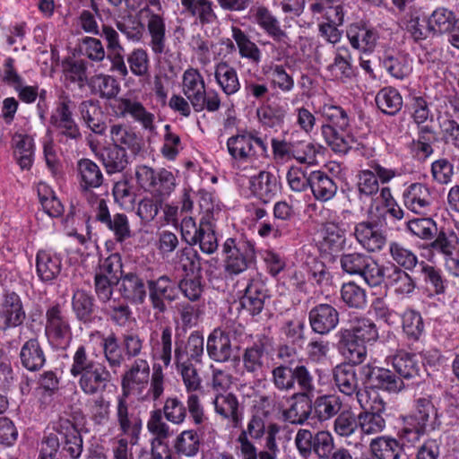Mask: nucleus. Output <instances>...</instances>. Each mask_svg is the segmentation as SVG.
Here are the masks:
<instances>
[{"label": "nucleus", "instance_id": "1", "mask_svg": "<svg viewBox=\"0 0 459 459\" xmlns=\"http://www.w3.org/2000/svg\"><path fill=\"white\" fill-rule=\"evenodd\" d=\"M55 433L45 435L41 440L38 459H80L83 438L72 415H61L52 422Z\"/></svg>", "mask_w": 459, "mask_h": 459}, {"label": "nucleus", "instance_id": "2", "mask_svg": "<svg viewBox=\"0 0 459 459\" xmlns=\"http://www.w3.org/2000/svg\"><path fill=\"white\" fill-rule=\"evenodd\" d=\"M437 411L432 401L420 397L414 401V409L403 418V426L399 431V437L408 443L415 444L429 430L438 428Z\"/></svg>", "mask_w": 459, "mask_h": 459}, {"label": "nucleus", "instance_id": "3", "mask_svg": "<svg viewBox=\"0 0 459 459\" xmlns=\"http://www.w3.org/2000/svg\"><path fill=\"white\" fill-rule=\"evenodd\" d=\"M358 403L362 409L358 415L361 433L366 435L377 434L385 428L383 414L385 411V403L378 391L364 388L358 393Z\"/></svg>", "mask_w": 459, "mask_h": 459}, {"label": "nucleus", "instance_id": "4", "mask_svg": "<svg viewBox=\"0 0 459 459\" xmlns=\"http://www.w3.org/2000/svg\"><path fill=\"white\" fill-rule=\"evenodd\" d=\"M164 415V418L175 425L183 424L188 415L190 421L195 426H201L208 420L204 412V405L201 403L197 394L187 395L186 406L177 396L167 397L163 407L159 409Z\"/></svg>", "mask_w": 459, "mask_h": 459}, {"label": "nucleus", "instance_id": "5", "mask_svg": "<svg viewBox=\"0 0 459 459\" xmlns=\"http://www.w3.org/2000/svg\"><path fill=\"white\" fill-rule=\"evenodd\" d=\"M225 272L238 275L245 272L255 260V244L246 238H228L222 245Z\"/></svg>", "mask_w": 459, "mask_h": 459}, {"label": "nucleus", "instance_id": "6", "mask_svg": "<svg viewBox=\"0 0 459 459\" xmlns=\"http://www.w3.org/2000/svg\"><path fill=\"white\" fill-rule=\"evenodd\" d=\"M340 264L344 273L361 277L369 286H379L385 280L384 266L364 253L343 254L340 258Z\"/></svg>", "mask_w": 459, "mask_h": 459}, {"label": "nucleus", "instance_id": "7", "mask_svg": "<svg viewBox=\"0 0 459 459\" xmlns=\"http://www.w3.org/2000/svg\"><path fill=\"white\" fill-rule=\"evenodd\" d=\"M295 446L299 455L308 459L315 455L318 459H326L329 453L334 449V440L327 430L312 432L309 429H300L295 436Z\"/></svg>", "mask_w": 459, "mask_h": 459}, {"label": "nucleus", "instance_id": "8", "mask_svg": "<svg viewBox=\"0 0 459 459\" xmlns=\"http://www.w3.org/2000/svg\"><path fill=\"white\" fill-rule=\"evenodd\" d=\"M227 148L234 160L254 165L257 157L265 155L267 152V145L262 138L244 130L228 139Z\"/></svg>", "mask_w": 459, "mask_h": 459}, {"label": "nucleus", "instance_id": "9", "mask_svg": "<svg viewBox=\"0 0 459 459\" xmlns=\"http://www.w3.org/2000/svg\"><path fill=\"white\" fill-rule=\"evenodd\" d=\"M203 352L204 346H176L175 359L187 395L203 388L202 378L192 363V359L199 361Z\"/></svg>", "mask_w": 459, "mask_h": 459}, {"label": "nucleus", "instance_id": "10", "mask_svg": "<svg viewBox=\"0 0 459 459\" xmlns=\"http://www.w3.org/2000/svg\"><path fill=\"white\" fill-rule=\"evenodd\" d=\"M76 174L81 192L86 196L88 203L94 207L102 198L93 193L104 182L103 173L97 163L90 159H81L77 161Z\"/></svg>", "mask_w": 459, "mask_h": 459}, {"label": "nucleus", "instance_id": "11", "mask_svg": "<svg viewBox=\"0 0 459 459\" xmlns=\"http://www.w3.org/2000/svg\"><path fill=\"white\" fill-rule=\"evenodd\" d=\"M71 103L72 101L67 97L61 99L52 111L49 122L59 136L66 140L77 141L81 139L82 134L78 125L73 118Z\"/></svg>", "mask_w": 459, "mask_h": 459}, {"label": "nucleus", "instance_id": "12", "mask_svg": "<svg viewBox=\"0 0 459 459\" xmlns=\"http://www.w3.org/2000/svg\"><path fill=\"white\" fill-rule=\"evenodd\" d=\"M340 344H359L377 342L378 331L369 319L357 317L350 321L349 327L339 332Z\"/></svg>", "mask_w": 459, "mask_h": 459}, {"label": "nucleus", "instance_id": "13", "mask_svg": "<svg viewBox=\"0 0 459 459\" xmlns=\"http://www.w3.org/2000/svg\"><path fill=\"white\" fill-rule=\"evenodd\" d=\"M96 220L105 225L107 229L112 231L115 239L117 242H124L131 238L132 231L127 216L125 213H115L111 216L105 199L98 201L95 204Z\"/></svg>", "mask_w": 459, "mask_h": 459}, {"label": "nucleus", "instance_id": "14", "mask_svg": "<svg viewBox=\"0 0 459 459\" xmlns=\"http://www.w3.org/2000/svg\"><path fill=\"white\" fill-rule=\"evenodd\" d=\"M116 417L119 430L130 439L131 446L137 445L143 429V421L138 413L130 411L126 398L117 397Z\"/></svg>", "mask_w": 459, "mask_h": 459}, {"label": "nucleus", "instance_id": "15", "mask_svg": "<svg viewBox=\"0 0 459 459\" xmlns=\"http://www.w3.org/2000/svg\"><path fill=\"white\" fill-rule=\"evenodd\" d=\"M361 374L369 385L366 388H372L376 391H377V389H383L390 393H395L403 387L402 378L385 368L374 367L368 364L362 367Z\"/></svg>", "mask_w": 459, "mask_h": 459}, {"label": "nucleus", "instance_id": "16", "mask_svg": "<svg viewBox=\"0 0 459 459\" xmlns=\"http://www.w3.org/2000/svg\"><path fill=\"white\" fill-rule=\"evenodd\" d=\"M140 14L146 20L147 30L151 37L149 46L155 56H160L166 51L167 42L164 15L148 7L143 8Z\"/></svg>", "mask_w": 459, "mask_h": 459}, {"label": "nucleus", "instance_id": "17", "mask_svg": "<svg viewBox=\"0 0 459 459\" xmlns=\"http://www.w3.org/2000/svg\"><path fill=\"white\" fill-rule=\"evenodd\" d=\"M111 382V374L105 366L97 363L80 375L79 385L85 394H101Z\"/></svg>", "mask_w": 459, "mask_h": 459}, {"label": "nucleus", "instance_id": "18", "mask_svg": "<svg viewBox=\"0 0 459 459\" xmlns=\"http://www.w3.org/2000/svg\"><path fill=\"white\" fill-rule=\"evenodd\" d=\"M353 235L358 243L365 250L371 253L381 251L386 243L385 235L372 221L357 223L354 227Z\"/></svg>", "mask_w": 459, "mask_h": 459}, {"label": "nucleus", "instance_id": "19", "mask_svg": "<svg viewBox=\"0 0 459 459\" xmlns=\"http://www.w3.org/2000/svg\"><path fill=\"white\" fill-rule=\"evenodd\" d=\"M347 38L355 49L361 52H372L378 39L377 30L366 22H356L349 26Z\"/></svg>", "mask_w": 459, "mask_h": 459}, {"label": "nucleus", "instance_id": "20", "mask_svg": "<svg viewBox=\"0 0 459 459\" xmlns=\"http://www.w3.org/2000/svg\"><path fill=\"white\" fill-rule=\"evenodd\" d=\"M150 377L149 364L144 359H135L121 381L123 395L126 398L132 392H141L148 384Z\"/></svg>", "mask_w": 459, "mask_h": 459}, {"label": "nucleus", "instance_id": "21", "mask_svg": "<svg viewBox=\"0 0 459 459\" xmlns=\"http://www.w3.org/2000/svg\"><path fill=\"white\" fill-rule=\"evenodd\" d=\"M281 188L278 178L272 172L261 170L249 178V189L252 194L266 204L276 196Z\"/></svg>", "mask_w": 459, "mask_h": 459}, {"label": "nucleus", "instance_id": "22", "mask_svg": "<svg viewBox=\"0 0 459 459\" xmlns=\"http://www.w3.org/2000/svg\"><path fill=\"white\" fill-rule=\"evenodd\" d=\"M214 411L223 420H226L232 428H239L243 420V409L240 407L238 397L232 393L219 394L213 402Z\"/></svg>", "mask_w": 459, "mask_h": 459}, {"label": "nucleus", "instance_id": "23", "mask_svg": "<svg viewBox=\"0 0 459 459\" xmlns=\"http://www.w3.org/2000/svg\"><path fill=\"white\" fill-rule=\"evenodd\" d=\"M204 427L189 429L181 431L173 440L172 448L176 455L182 457H195L198 455L202 446Z\"/></svg>", "mask_w": 459, "mask_h": 459}, {"label": "nucleus", "instance_id": "24", "mask_svg": "<svg viewBox=\"0 0 459 459\" xmlns=\"http://www.w3.org/2000/svg\"><path fill=\"white\" fill-rule=\"evenodd\" d=\"M150 299L154 309L159 312L166 310L165 301L171 302L178 297V286L167 276H160L149 282Z\"/></svg>", "mask_w": 459, "mask_h": 459}, {"label": "nucleus", "instance_id": "25", "mask_svg": "<svg viewBox=\"0 0 459 459\" xmlns=\"http://www.w3.org/2000/svg\"><path fill=\"white\" fill-rule=\"evenodd\" d=\"M309 322L314 332L325 334L338 325L339 313L329 304H319L310 310Z\"/></svg>", "mask_w": 459, "mask_h": 459}, {"label": "nucleus", "instance_id": "26", "mask_svg": "<svg viewBox=\"0 0 459 459\" xmlns=\"http://www.w3.org/2000/svg\"><path fill=\"white\" fill-rule=\"evenodd\" d=\"M327 76L341 82H346L354 76L352 56L346 47L336 49L333 63L326 66Z\"/></svg>", "mask_w": 459, "mask_h": 459}, {"label": "nucleus", "instance_id": "27", "mask_svg": "<svg viewBox=\"0 0 459 459\" xmlns=\"http://www.w3.org/2000/svg\"><path fill=\"white\" fill-rule=\"evenodd\" d=\"M251 17L253 22L256 23L269 37L277 42H285L287 33L281 28V24L277 17L265 6L260 5L252 8Z\"/></svg>", "mask_w": 459, "mask_h": 459}, {"label": "nucleus", "instance_id": "28", "mask_svg": "<svg viewBox=\"0 0 459 459\" xmlns=\"http://www.w3.org/2000/svg\"><path fill=\"white\" fill-rule=\"evenodd\" d=\"M213 76L218 87L228 97L235 95L241 89L238 72L228 61L215 63Z\"/></svg>", "mask_w": 459, "mask_h": 459}, {"label": "nucleus", "instance_id": "29", "mask_svg": "<svg viewBox=\"0 0 459 459\" xmlns=\"http://www.w3.org/2000/svg\"><path fill=\"white\" fill-rule=\"evenodd\" d=\"M62 258L52 249H40L36 255V272L45 282L56 279L61 273Z\"/></svg>", "mask_w": 459, "mask_h": 459}, {"label": "nucleus", "instance_id": "30", "mask_svg": "<svg viewBox=\"0 0 459 459\" xmlns=\"http://www.w3.org/2000/svg\"><path fill=\"white\" fill-rule=\"evenodd\" d=\"M404 205L415 213H427L429 211L432 197L429 188L421 183L410 185L403 195Z\"/></svg>", "mask_w": 459, "mask_h": 459}, {"label": "nucleus", "instance_id": "31", "mask_svg": "<svg viewBox=\"0 0 459 459\" xmlns=\"http://www.w3.org/2000/svg\"><path fill=\"white\" fill-rule=\"evenodd\" d=\"M24 318L25 311L20 296L15 292L6 293L0 307V323H3V327L17 326Z\"/></svg>", "mask_w": 459, "mask_h": 459}, {"label": "nucleus", "instance_id": "32", "mask_svg": "<svg viewBox=\"0 0 459 459\" xmlns=\"http://www.w3.org/2000/svg\"><path fill=\"white\" fill-rule=\"evenodd\" d=\"M333 381L335 387L346 396L356 395L364 389L359 388V379L355 368L351 364H340L333 370Z\"/></svg>", "mask_w": 459, "mask_h": 459}, {"label": "nucleus", "instance_id": "33", "mask_svg": "<svg viewBox=\"0 0 459 459\" xmlns=\"http://www.w3.org/2000/svg\"><path fill=\"white\" fill-rule=\"evenodd\" d=\"M311 406L313 418L324 422L339 414L342 401L336 394H320L311 401Z\"/></svg>", "mask_w": 459, "mask_h": 459}, {"label": "nucleus", "instance_id": "34", "mask_svg": "<svg viewBox=\"0 0 459 459\" xmlns=\"http://www.w3.org/2000/svg\"><path fill=\"white\" fill-rule=\"evenodd\" d=\"M310 186L316 200L325 203L332 200L338 190L337 184L332 177L322 170L310 172Z\"/></svg>", "mask_w": 459, "mask_h": 459}, {"label": "nucleus", "instance_id": "35", "mask_svg": "<svg viewBox=\"0 0 459 459\" xmlns=\"http://www.w3.org/2000/svg\"><path fill=\"white\" fill-rule=\"evenodd\" d=\"M46 316V335L49 342L65 341L69 337L70 327L62 314V309L59 305L49 307Z\"/></svg>", "mask_w": 459, "mask_h": 459}, {"label": "nucleus", "instance_id": "36", "mask_svg": "<svg viewBox=\"0 0 459 459\" xmlns=\"http://www.w3.org/2000/svg\"><path fill=\"white\" fill-rule=\"evenodd\" d=\"M231 38L235 41L238 55L247 59L251 65H257L262 61V51L258 46L251 40L250 37L240 28L231 27Z\"/></svg>", "mask_w": 459, "mask_h": 459}, {"label": "nucleus", "instance_id": "37", "mask_svg": "<svg viewBox=\"0 0 459 459\" xmlns=\"http://www.w3.org/2000/svg\"><path fill=\"white\" fill-rule=\"evenodd\" d=\"M382 65L391 76L400 80L412 71L411 58L403 52H386L382 58Z\"/></svg>", "mask_w": 459, "mask_h": 459}, {"label": "nucleus", "instance_id": "38", "mask_svg": "<svg viewBox=\"0 0 459 459\" xmlns=\"http://www.w3.org/2000/svg\"><path fill=\"white\" fill-rule=\"evenodd\" d=\"M118 109L122 116L130 115L145 130L154 131V115L147 111L142 103L123 98L118 100Z\"/></svg>", "mask_w": 459, "mask_h": 459}, {"label": "nucleus", "instance_id": "39", "mask_svg": "<svg viewBox=\"0 0 459 459\" xmlns=\"http://www.w3.org/2000/svg\"><path fill=\"white\" fill-rule=\"evenodd\" d=\"M392 364L399 377L412 378L419 376L423 366L422 354L399 351L394 356Z\"/></svg>", "mask_w": 459, "mask_h": 459}, {"label": "nucleus", "instance_id": "40", "mask_svg": "<svg viewBox=\"0 0 459 459\" xmlns=\"http://www.w3.org/2000/svg\"><path fill=\"white\" fill-rule=\"evenodd\" d=\"M321 133L328 146L336 153H347L355 143L351 131L336 130L329 126H322Z\"/></svg>", "mask_w": 459, "mask_h": 459}, {"label": "nucleus", "instance_id": "41", "mask_svg": "<svg viewBox=\"0 0 459 459\" xmlns=\"http://www.w3.org/2000/svg\"><path fill=\"white\" fill-rule=\"evenodd\" d=\"M369 449L376 459H399L403 450L400 442L389 436H380L372 439Z\"/></svg>", "mask_w": 459, "mask_h": 459}, {"label": "nucleus", "instance_id": "42", "mask_svg": "<svg viewBox=\"0 0 459 459\" xmlns=\"http://www.w3.org/2000/svg\"><path fill=\"white\" fill-rule=\"evenodd\" d=\"M408 272L399 267H394L392 273L387 275L391 288L400 299L411 297L417 288L415 279Z\"/></svg>", "mask_w": 459, "mask_h": 459}, {"label": "nucleus", "instance_id": "43", "mask_svg": "<svg viewBox=\"0 0 459 459\" xmlns=\"http://www.w3.org/2000/svg\"><path fill=\"white\" fill-rule=\"evenodd\" d=\"M119 291L132 303L141 304L146 297V289L143 279L137 274L129 273L121 277Z\"/></svg>", "mask_w": 459, "mask_h": 459}, {"label": "nucleus", "instance_id": "44", "mask_svg": "<svg viewBox=\"0 0 459 459\" xmlns=\"http://www.w3.org/2000/svg\"><path fill=\"white\" fill-rule=\"evenodd\" d=\"M79 111L88 128L95 134H104L106 124L103 121V113L98 101L92 100L82 101L79 106Z\"/></svg>", "mask_w": 459, "mask_h": 459}, {"label": "nucleus", "instance_id": "45", "mask_svg": "<svg viewBox=\"0 0 459 459\" xmlns=\"http://www.w3.org/2000/svg\"><path fill=\"white\" fill-rule=\"evenodd\" d=\"M346 231L335 223H326L324 230V237L321 242V249L328 254L340 253L346 245Z\"/></svg>", "mask_w": 459, "mask_h": 459}, {"label": "nucleus", "instance_id": "46", "mask_svg": "<svg viewBox=\"0 0 459 459\" xmlns=\"http://www.w3.org/2000/svg\"><path fill=\"white\" fill-rule=\"evenodd\" d=\"M13 153L22 169H29L33 163L34 141L27 134H15L13 136Z\"/></svg>", "mask_w": 459, "mask_h": 459}, {"label": "nucleus", "instance_id": "47", "mask_svg": "<svg viewBox=\"0 0 459 459\" xmlns=\"http://www.w3.org/2000/svg\"><path fill=\"white\" fill-rule=\"evenodd\" d=\"M109 137L113 143L112 147L123 148L136 152L140 149V143L136 134L124 124H113L109 128Z\"/></svg>", "mask_w": 459, "mask_h": 459}, {"label": "nucleus", "instance_id": "48", "mask_svg": "<svg viewBox=\"0 0 459 459\" xmlns=\"http://www.w3.org/2000/svg\"><path fill=\"white\" fill-rule=\"evenodd\" d=\"M320 111L326 120L323 126H329L336 130L351 131V117L342 107L326 103L321 107Z\"/></svg>", "mask_w": 459, "mask_h": 459}, {"label": "nucleus", "instance_id": "49", "mask_svg": "<svg viewBox=\"0 0 459 459\" xmlns=\"http://www.w3.org/2000/svg\"><path fill=\"white\" fill-rule=\"evenodd\" d=\"M205 82L203 75L197 69L188 68L182 76V92L190 101L191 105L205 90Z\"/></svg>", "mask_w": 459, "mask_h": 459}, {"label": "nucleus", "instance_id": "50", "mask_svg": "<svg viewBox=\"0 0 459 459\" xmlns=\"http://www.w3.org/2000/svg\"><path fill=\"white\" fill-rule=\"evenodd\" d=\"M389 254L395 263L393 268L413 271L419 263L417 255L411 249L396 241L389 243Z\"/></svg>", "mask_w": 459, "mask_h": 459}, {"label": "nucleus", "instance_id": "51", "mask_svg": "<svg viewBox=\"0 0 459 459\" xmlns=\"http://www.w3.org/2000/svg\"><path fill=\"white\" fill-rule=\"evenodd\" d=\"M403 331L409 341L420 342L424 334V322L420 312L406 309L402 315Z\"/></svg>", "mask_w": 459, "mask_h": 459}, {"label": "nucleus", "instance_id": "52", "mask_svg": "<svg viewBox=\"0 0 459 459\" xmlns=\"http://www.w3.org/2000/svg\"><path fill=\"white\" fill-rule=\"evenodd\" d=\"M72 308L78 320L91 322L95 310L92 295L85 290H77L73 295Z\"/></svg>", "mask_w": 459, "mask_h": 459}, {"label": "nucleus", "instance_id": "53", "mask_svg": "<svg viewBox=\"0 0 459 459\" xmlns=\"http://www.w3.org/2000/svg\"><path fill=\"white\" fill-rule=\"evenodd\" d=\"M459 246V238L453 230H441L429 244L430 248L443 258L455 255Z\"/></svg>", "mask_w": 459, "mask_h": 459}, {"label": "nucleus", "instance_id": "54", "mask_svg": "<svg viewBox=\"0 0 459 459\" xmlns=\"http://www.w3.org/2000/svg\"><path fill=\"white\" fill-rule=\"evenodd\" d=\"M92 92L99 94L101 98L112 99L116 97L120 86L118 82L108 74H96L88 82Z\"/></svg>", "mask_w": 459, "mask_h": 459}, {"label": "nucleus", "instance_id": "55", "mask_svg": "<svg viewBox=\"0 0 459 459\" xmlns=\"http://www.w3.org/2000/svg\"><path fill=\"white\" fill-rule=\"evenodd\" d=\"M102 163L108 174L123 171L128 164L126 151L119 147H109L101 153Z\"/></svg>", "mask_w": 459, "mask_h": 459}, {"label": "nucleus", "instance_id": "56", "mask_svg": "<svg viewBox=\"0 0 459 459\" xmlns=\"http://www.w3.org/2000/svg\"><path fill=\"white\" fill-rule=\"evenodd\" d=\"M376 102L378 108L387 114H396L403 106V99L399 91L391 87H386L378 91L376 96Z\"/></svg>", "mask_w": 459, "mask_h": 459}, {"label": "nucleus", "instance_id": "57", "mask_svg": "<svg viewBox=\"0 0 459 459\" xmlns=\"http://www.w3.org/2000/svg\"><path fill=\"white\" fill-rule=\"evenodd\" d=\"M356 189L360 201L376 196L379 192L378 179L374 171L361 169L357 175Z\"/></svg>", "mask_w": 459, "mask_h": 459}, {"label": "nucleus", "instance_id": "58", "mask_svg": "<svg viewBox=\"0 0 459 459\" xmlns=\"http://www.w3.org/2000/svg\"><path fill=\"white\" fill-rule=\"evenodd\" d=\"M195 239L203 253L211 255L218 248V239L215 235L214 227L205 217L202 218L200 221L199 233Z\"/></svg>", "mask_w": 459, "mask_h": 459}, {"label": "nucleus", "instance_id": "59", "mask_svg": "<svg viewBox=\"0 0 459 459\" xmlns=\"http://www.w3.org/2000/svg\"><path fill=\"white\" fill-rule=\"evenodd\" d=\"M456 21L453 11L446 7H438L432 12L428 23L429 30L438 33H445L452 30Z\"/></svg>", "mask_w": 459, "mask_h": 459}, {"label": "nucleus", "instance_id": "60", "mask_svg": "<svg viewBox=\"0 0 459 459\" xmlns=\"http://www.w3.org/2000/svg\"><path fill=\"white\" fill-rule=\"evenodd\" d=\"M341 298L349 307L356 309H363L368 302L366 290L351 281L342 286Z\"/></svg>", "mask_w": 459, "mask_h": 459}, {"label": "nucleus", "instance_id": "61", "mask_svg": "<svg viewBox=\"0 0 459 459\" xmlns=\"http://www.w3.org/2000/svg\"><path fill=\"white\" fill-rule=\"evenodd\" d=\"M129 72L136 77L149 75L150 57L147 50L143 48H134L126 56Z\"/></svg>", "mask_w": 459, "mask_h": 459}, {"label": "nucleus", "instance_id": "62", "mask_svg": "<svg viewBox=\"0 0 459 459\" xmlns=\"http://www.w3.org/2000/svg\"><path fill=\"white\" fill-rule=\"evenodd\" d=\"M256 116L263 126L273 128L283 123L285 111L279 105L264 104L257 108Z\"/></svg>", "mask_w": 459, "mask_h": 459}, {"label": "nucleus", "instance_id": "63", "mask_svg": "<svg viewBox=\"0 0 459 459\" xmlns=\"http://www.w3.org/2000/svg\"><path fill=\"white\" fill-rule=\"evenodd\" d=\"M420 264L424 282L431 286L436 295L444 294L447 288V281L443 275L442 271L433 265L426 264L424 261H421Z\"/></svg>", "mask_w": 459, "mask_h": 459}, {"label": "nucleus", "instance_id": "64", "mask_svg": "<svg viewBox=\"0 0 459 459\" xmlns=\"http://www.w3.org/2000/svg\"><path fill=\"white\" fill-rule=\"evenodd\" d=\"M176 186L177 181L174 174L166 169H161L157 172L151 192H152L154 196L162 200L169 197Z\"/></svg>", "mask_w": 459, "mask_h": 459}]
</instances>
